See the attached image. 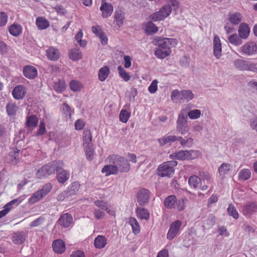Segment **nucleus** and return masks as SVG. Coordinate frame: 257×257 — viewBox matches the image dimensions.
I'll return each mask as SVG.
<instances>
[{
    "label": "nucleus",
    "mask_w": 257,
    "mask_h": 257,
    "mask_svg": "<svg viewBox=\"0 0 257 257\" xmlns=\"http://www.w3.org/2000/svg\"><path fill=\"white\" fill-rule=\"evenodd\" d=\"M101 172L105 174V176L111 175H117L118 172L115 164H110L105 165L101 170Z\"/></svg>",
    "instance_id": "393cba45"
},
{
    "label": "nucleus",
    "mask_w": 257,
    "mask_h": 257,
    "mask_svg": "<svg viewBox=\"0 0 257 257\" xmlns=\"http://www.w3.org/2000/svg\"><path fill=\"white\" fill-rule=\"evenodd\" d=\"M131 112L125 109H121L119 115V120L126 123L131 116Z\"/></svg>",
    "instance_id": "09e8293b"
},
{
    "label": "nucleus",
    "mask_w": 257,
    "mask_h": 257,
    "mask_svg": "<svg viewBox=\"0 0 257 257\" xmlns=\"http://www.w3.org/2000/svg\"><path fill=\"white\" fill-rule=\"evenodd\" d=\"M46 56L49 60L56 61L60 58V53L58 49L50 47L46 51Z\"/></svg>",
    "instance_id": "5701e85b"
},
{
    "label": "nucleus",
    "mask_w": 257,
    "mask_h": 257,
    "mask_svg": "<svg viewBox=\"0 0 257 257\" xmlns=\"http://www.w3.org/2000/svg\"><path fill=\"white\" fill-rule=\"evenodd\" d=\"M62 108L63 113L66 116H69L70 117L71 116V107L66 103H64L62 105Z\"/></svg>",
    "instance_id": "e2e57ef3"
},
{
    "label": "nucleus",
    "mask_w": 257,
    "mask_h": 257,
    "mask_svg": "<svg viewBox=\"0 0 257 257\" xmlns=\"http://www.w3.org/2000/svg\"><path fill=\"white\" fill-rule=\"evenodd\" d=\"M23 74L28 79H34L37 76L38 71L35 67L27 65L23 68Z\"/></svg>",
    "instance_id": "412c9836"
},
{
    "label": "nucleus",
    "mask_w": 257,
    "mask_h": 257,
    "mask_svg": "<svg viewBox=\"0 0 257 257\" xmlns=\"http://www.w3.org/2000/svg\"><path fill=\"white\" fill-rule=\"evenodd\" d=\"M201 179L195 175L190 176L188 180L190 186L194 189L198 188L201 185Z\"/></svg>",
    "instance_id": "c9c22d12"
},
{
    "label": "nucleus",
    "mask_w": 257,
    "mask_h": 257,
    "mask_svg": "<svg viewBox=\"0 0 257 257\" xmlns=\"http://www.w3.org/2000/svg\"><path fill=\"white\" fill-rule=\"evenodd\" d=\"M136 213L137 217L141 219L148 220L150 218V213L145 208L137 207L136 210Z\"/></svg>",
    "instance_id": "f704fd0d"
},
{
    "label": "nucleus",
    "mask_w": 257,
    "mask_h": 257,
    "mask_svg": "<svg viewBox=\"0 0 257 257\" xmlns=\"http://www.w3.org/2000/svg\"><path fill=\"white\" fill-rule=\"evenodd\" d=\"M227 212L230 216H232L235 219H237L239 217L238 213L236 209L231 204L229 205L227 208Z\"/></svg>",
    "instance_id": "5fc2aeb1"
},
{
    "label": "nucleus",
    "mask_w": 257,
    "mask_h": 257,
    "mask_svg": "<svg viewBox=\"0 0 257 257\" xmlns=\"http://www.w3.org/2000/svg\"><path fill=\"white\" fill-rule=\"evenodd\" d=\"M52 185L51 183H49L45 184L42 189L39 190L41 191V194L43 195L44 197L46 196L52 190Z\"/></svg>",
    "instance_id": "4d7b16f0"
},
{
    "label": "nucleus",
    "mask_w": 257,
    "mask_h": 257,
    "mask_svg": "<svg viewBox=\"0 0 257 257\" xmlns=\"http://www.w3.org/2000/svg\"><path fill=\"white\" fill-rule=\"evenodd\" d=\"M149 193V191L146 189H142L139 191L137 199L140 205L144 206L148 202Z\"/></svg>",
    "instance_id": "f3484780"
},
{
    "label": "nucleus",
    "mask_w": 257,
    "mask_h": 257,
    "mask_svg": "<svg viewBox=\"0 0 257 257\" xmlns=\"http://www.w3.org/2000/svg\"><path fill=\"white\" fill-rule=\"evenodd\" d=\"M82 141L83 147L91 145L92 135L90 130L86 129L83 131Z\"/></svg>",
    "instance_id": "2f4dec72"
},
{
    "label": "nucleus",
    "mask_w": 257,
    "mask_h": 257,
    "mask_svg": "<svg viewBox=\"0 0 257 257\" xmlns=\"http://www.w3.org/2000/svg\"><path fill=\"white\" fill-rule=\"evenodd\" d=\"M69 57L73 61H78L82 57V52L79 49H72L69 51Z\"/></svg>",
    "instance_id": "e433bc0d"
},
{
    "label": "nucleus",
    "mask_w": 257,
    "mask_h": 257,
    "mask_svg": "<svg viewBox=\"0 0 257 257\" xmlns=\"http://www.w3.org/2000/svg\"><path fill=\"white\" fill-rule=\"evenodd\" d=\"M44 197L41 194V191L38 190L35 192L33 195L28 199V202L31 204H33L39 201Z\"/></svg>",
    "instance_id": "c03bdc74"
},
{
    "label": "nucleus",
    "mask_w": 257,
    "mask_h": 257,
    "mask_svg": "<svg viewBox=\"0 0 257 257\" xmlns=\"http://www.w3.org/2000/svg\"><path fill=\"white\" fill-rule=\"evenodd\" d=\"M36 25L39 30H45L50 26L49 22L43 17H39L36 19Z\"/></svg>",
    "instance_id": "7c9ffc66"
},
{
    "label": "nucleus",
    "mask_w": 257,
    "mask_h": 257,
    "mask_svg": "<svg viewBox=\"0 0 257 257\" xmlns=\"http://www.w3.org/2000/svg\"><path fill=\"white\" fill-rule=\"evenodd\" d=\"M228 20L233 25L238 24L242 20V16L240 13H229L228 14Z\"/></svg>",
    "instance_id": "72a5a7b5"
},
{
    "label": "nucleus",
    "mask_w": 257,
    "mask_h": 257,
    "mask_svg": "<svg viewBox=\"0 0 257 257\" xmlns=\"http://www.w3.org/2000/svg\"><path fill=\"white\" fill-rule=\"evenodd\" d=\"M176 130L181 135H185L189 132V127L187 122V117L182 112L179 114L176 123Z\"/></svg>",
    "instance_id": "6e6552de"
},
{
    "label": "nucleus",
    "mask_w": 257,
    "mask_h": 257,
    "mask_svg": "<svg viewBox=\"0 0 257 257\" xmlns=\"http://www.w3.org/2000/svg\"><path fill=\"white\" fill-rule=\"evenodd\" d=\"M213 54L217 58L222 55L221 43L219 37L215 35L213 38Z\"/></svg>",
    "instance_id": "6ab92c4d"
},
{
    "label": "nucleus",
    "mask_w": 257,
    "mask_h": 257,
    "mask_svg": "<svg viewBox=\"0 0 257 257\" xmlns=\"http://www.w3.org/2000/svg\"><path fill=\"white\" fill-rule=\"evenodd\" d=\"M94 204L98 207L102 209H105L107 207V203L102 200H97L94 201Z\"/></svg>",
    "instance_id": "774afa93"
},
{
    "label": "nucleus",
    "mask_w": 257,
    "mask_h": 257,
    "mask_svg": "<svg viewBox=\"0 0 257 257\" xmlns=\"http://www.w3.org/2000/svg\"><path fill=\"white\" fill-rule=\"evenodd\" d=\"M58 224L64 228H68L73 223L72 215L68 213L62 214L58 220Z\"/></svg>",
    "instance_id": "ddd939ff"
},
{
    "label": "nucleus",
    "mask_w": 257,
    "mask_h": 257,
    "mask_svg": "<svg viewBox=\"0 0 257 257\" xmlns=\"http://www.w3.org/2000/svg\"><path fill=\"white\" fill-rule=\"evenodd\" d=\"M235 67L240 70L251 71L253 63L241 59H237L234 62Z\"/></svg>",
    "instance_id": "2eb2a0df"
},
{
    "label": "nucleus",
    "mask_w": 257,
    "mask_h": 257,
    "mask_svg": "<svg viewBox=\"0 0 257 257\" xmlns=\"http://www.w3.org/2000/svg\"><path fill=\"white\" fill-rule=\"evenodd\" d=\"M46 132V127H45V123L44 121V120L41 121L40 123L39 126V128L37 131V135L38 136H41L44 134Z\"/></svg>",
    "instance_id": "052dcab7"
},
{
    "label": "nucleus",
    "mask_w": 257,
    "mask_h": 257,
    "mask_svg": "<svg viewBox=\"0 0 257 257\" xmlns=\"http://www.w3.org/2000/svg\"><path fill=\"white\" fill-rule=\"evenodd\" d=\"M194 97V94L191 90H183L181 91L180 100H186L187 101L192 100Z\"/></svg>",
    "instance_id": "ea45409f"
},
{
    "label": "nucleus",
    "mask_w": 257,
    "mask_h": 257,
    "mask_svg": "<svg viewBox=\"0 0 257 257\" xmlns=\"http://www.w3.org/2000/svg\"><path fill=\"white\" fill-rule=\"evenodd\" d=\"M257 211V205L255 203H247L243 207L244 215H250Z\"/></svg>",
    "instance_id": "cd10ccee"
},
{
    "label": "nucleus",
    "mask_w": 257,
    "mask_h": 257,
    "mask_svg": "<svg viewBox=\"0 0 257 257\" xmlns=\"http://www.w3.org/2000/svg\"><path fill=\"white\" fill-rule=\"evenodd\" d=\"M64 166V163L61 160L54 161L42 166L36 173L38 179L48 177L55 173L56 170L61 169Z\"/></svg>",
    "instance_id": "f03ea898"
},
{
    "label": "nucleus",
    "mask_w": 257,
    "mask_h": 257,
    "mask_svg": "<svg viewBox=\"0 0 257 257\" xmlns=\"http://www.w3.org/2000/svg\"><path fill=\"white\" fill-rule=\"evenodd\" d=\"M92 31L98 37L103 33V31L101 29V27L97 25L95 26H92L91 28Z\"/></svg>",
    "instance_id": "338daca9"
},
{
    "label": "nucleus",
    "mask_w": 257,
    "mask_h": 257,
    "mask_svg": "<svg viewBox=\"0 0 257 257\" xmlns=\"http://www.w3.org/2000/svg\"><path fill=\"white\" fill-rule=\"evenodd\" d=\"M158 81L154 80L152 81L150 85L148 87V90L151 93H155L158 89Z\"/></svg>",
    "instance_id": "680f3d73"
},
{
    "label": "nucleus",
    "mask_w": 257,
    "mask_h": 257,
    "mask_svg": "<svg viewBox=\"0 0 257 257\" xmlns=\"http://www.w3.org/2000/svg\"><path fill=\"white\" fill-rule=\"evenodd\" d=\"M171 6L169 5H165L158 12L153 13L150 16V18L155 22L162 21L167 18L171 14Z\"/></svg>",
    "instance_id": "0eeeda50"
},
{
    "label": "nucleus",
    "mask_w": 257,
    "mask_h": 257,
    "mask_svg": "<svg viewBox=\"0 0 257 257\" xmlns=\"http://www.w3.org/2000/svg\"><path fill=\"white\" fill-rule=\"evenodd\" d=\"M199 156L197 151H180L169 155L170 159H176L180 160H193Z\"/></svg>",
    "instance_id": "423d86ee"
},
{
    "label": "nucleus",
    "mask_w": 257,
    "mask_h": 257,
    "mask_svg": "<svg viewBox=\"0 0 257 257\" xmlns=\"http://www.w3.org/2000/svg\"><path fill=\"white\" fill-rule=\"evenodd\" d=\"M22 199L19 198L12 200L6 204L4 207V209L0 211V218L6 216L9 213L10 210L12 208V206L13 205L16 203H17V205H19L22 202Z\"/></svg>",
    "instance_id": "a211bd4d"
},
{
    "label": "nucleus",
    "mask_w": 257,
    "mask_h": 257,
    "mask_svg": "<svg viewBox=\"0 0 257 257\" xmlns=\"http://www.w3.org/2000/svg\"><path fill=\"white\" fill-rule=\"evenodd\" d=\"M232 169V166L228 163H223L218 169V172L220 176H224Z\"/></svg>",
    "instance_id": "a19ab883"
},
{
    "label": "nucleus",
    "mask_w": 257,
    "mask_h": 257,
    "mask_svg": "<svg viewBox=\"0 0 257 257\" xmlns=\"http://www.w3.org/2000/svg\"><path fill=\"white\" fill-rule=\"evenodd\" d=\"M158 31V28L155 24L151 22L146 24L145 32L147 35L156 33Z\"/></svg>",
    "instance_id": "37998d69"
},
{
    "label": "nucleus",
    "mask_w": 257,
    "mask_h": 257,
    "mask_svg": "<svg viewBox=\"0 0 257 257\" xmlns=\"http://www.w3.org/2000/svg\"><path fill=\"white\" fill-rule=\"evenodd\" d=\"M27 233L25 231H17L14 232L12 236L13 242L16 244H22L27 238Z\"/></svg>",
    "instance_id": "dca6fc26"
},
{
    "label": "nucleus",
    "mask_w": 257,
    "mask_h": 257,
    "mask_svg": "<svg viewBox=\"0 0 257 257\" xmlns=\"http://www.w3.org/2000/svg\"><path fill=\"white\" fill-rule=\"evenodd\" d=\"M26 93V88L23 85L16 86L12 91V95L17 100L23 99L25 97Z\"/></svg>",
    "instance_id": "f8f14e48"
},
{
    "label": "nucleus",
    "mask_w": 257,
    "mask_h": 257,
    "mask_svg": "<svg viewBox=\"0 0 257 257\" xmlns=\"http://www.w3.org/2000/svg\"><path fill=\"white\" fill-rule=\"evenodd\" d=\"M176 202V196L175 195H172L166 197L164 200V204L165 207L168 209H174Z\"/></svg>",
    "instance_id": "473e14b6"
},
{
    "label": "nucleus",
    "mask_w": 257,
    "mask_h": 257,
    "mask_svg": "<svg viewBox=\"0 0 257 257\" xmlns=\"http://www.w3.org/2000/svg\"><path fill=\"white\" fill-rule=\"evenodd\" d=\"M129 223L132 226L133 232L135 234H138L140 232V226L136 218L133 217L130 218Z\"/></svg>",
    "instance_id": "79ce46f5"
},
{
    "label": "nucleus",
    "mask_w": 257,
    "mask_h": 257,
    "mask_svg": "<svg viewBox=\"0 0 257 257\" xmlns=\"http://www.w3.org/2000/svg\"><path fill=\"white\" fill-rule=\"evenodd\" d=\"M228 42L234 46H238L242 44L241 39L236 34H233L228 38Z\"/></svg>",
    "instance_id": "49530a36"
},
{
    "label": "nucleus",
    "mask_w": 257,
    "mask_h": 257,
    "mask_svg": "<svg viewBox=\"0 0 257 257\" xmlns=\"http://www.w3.org/2000/svg\"><path fill=\"white\" fill-rule=\"evenodd\" d=\"M178 141L180 145L183 147H190L193 144V139L189 137L187 139H184L182 137H177L174 135H166L162 138L158 139V141L160 146L165 145L171 146L172 143Z\"/></svg>",
    "instance_id": "7ed1b4c3"
},
{
    "label": "nucleus",
    "mask_w": 257,
    "mask_h": 257,
    "mask_svg": "<svg viewBox=\"0 0 257 257\" xmlns=\"http://www.w3.org/2000/svg\"><path fill=\"white\" fill-rule=\"evenodd\" d=\"M84 148L87 159L88 160L91 161L93 159L94 154V151L92 147V145L84 147Z\"/></svg>",
    "instance_id": "6e6d98bb"
},
{
    "label": "nucleus",
    "mask_w": 257,
    "mask_h": 257,
    "mask_svg": "<svg viewBox=\"0 0 257 257\" xmlns=\"http://www.w3.org/2000/svg\"><path fill=\"white\" fill-rule=\"evenodd\" d=\"M156 42L158 48L156 49L154 54L158 58L163 59L171 54V47L175 46L178 40L174 38H159Z\"/></svg>",
    "instance_id": "f257e3e1"
},
{
    "label": "nucleus",
    "mask_w": 257,
    "mask_h": 257,
    "mask_svg": "<svg viewBox=\"0 0 257 257\" xmlns=\"http://www.w3.org/2000/svg\"><path fill=\"white\" fill-rule=\"evenodd\" d=\"M23 28L21 25L14 23L9 27V32L11 35L15 37H18L22 34Z\"/></svg>",
    "instance_id": "a878e982"
},
{
    "label": "nucleus",
    "mask_w": 257,
    "mask_h": 257,
    "mask_svg": "<svg viewBox=\"0 0 257 257\" xmlns=\"http://www.w3.org/2000/svg\"><path fill=\"white\" fill-rule=\"evenodd\" d=\"M107 241V239L104 236L99 235L94 239V245L96 248L101 249L106 246Z\"/></svg>",
    "instance_id": "c85d7f7f"
},
{
    "label": "nucleus",
    "mask_w": 257,
    "mask_h": 257,
    "mask_svg": "<svg viewBox=\"0 0 257 257\" xmlns=\"http://www.w3.org/2000/svg\"><path fill=\"white\" fill-rule=\"evenodd\" d=\"M53 249L58 254L63 253L66 249L65 242L61 239H56L52 243Z\"/></svg>",
    "instance_id": "4be33fe9"
},
{
    "label": "nucleus",
    "mask_w": 257,
    "mask_h": 257,
    "mask_svg": "<svg viewBox=\"0 0 257 257\" xmlns=\"http://www.w3.org/2000/svg\"><path fill=\"white\" fill-rule=\"evenodd\" d=\"M181 226L182 222L179 220L172 222L167 234V238L169 240L174 238L178 234Z\"/></svg>",
    "instance_id": "1a4fd4ad"
},
{
    "label": "nucleus",
    "mask_w": 257,
    "mask_h": 257,
    "mask_svg": "<svg viewBox=\"0 0 257 257\" xmlns=\"http://www.w3.org/2000/svg\"><path fill=\"white\" fill-rule=\"evenodd\" d=\"M8 20L7 14L5 12H0V27L6 25Z\"/></svg>",
    "instance_id": "bf43d9fd"
},
{
    "label": "nucleus",
    "mask_w": 257,
    "mask_h": 257,
    "mask_svg": "<svg viewBox=\"0 0 257 257\" xmlns=\"http://www.w3.org/2000/svg\"><path fill=\"white\" fill-rule=\"evenodd\" d=\"M188 200L186 198H183L177 200L176 202L175 206V209L179 211H182L184 210L186 207V204L187 203Z\"/></svg>",
    "instance_id": "58836bf2"
},
{
    "label": "nucleus",
    "mask_w": 257,
    "mask_h": 257,
    "mask_svg": "<svg viewBox=\"0 0 257 257\" xmlns=\"http://www.w3.org/2000/svg\"><path fill=\"white\" fill-rule=\"evenodd\" d=\"M39 119L36 115L27 116L25 122V126L28 128H35L38 125Z\"/></svg>",
    "instance_id": "bb28decb"
},
{
    "label": "nucleus",
    "mask_w": 257,
    "mask_h": 257,
    "mask_svg": "<svg viewBox=\"0 0 257 257\" xmlns=\"http://www.w3.org/2000/svg\"><path fill=\"white\" fill-rule=\"evenodd\" d=\"M100 10L102 13V18H107L112 14L113 7L111 4L106 3L105 0H101Z\"/></svg>",
    "instance_id": "9b49d317"
},
{
    "label": "nucleus",
    "mask_w": 257,
    "mask_h": 257,
    "mask_svg": "<svg viewBox=\"0 0 257 257\" xmlns=\"http://www.w3.org/2000/svg\"><path fill=\"white\" fill-rule=\"evenodd\" d=\"M119 76L125 82L128 81L131 79V76L121 66L117 68Z\"/></svg>",
    "instance_id": "de8ad7c7"
},
{
    "label": "nucleus",
    "mask_w": 257,
    "mask_h": 257,
    "mask_svg": "<svg viewBox=\"0 0 257 257\" xmlns=\"http://www.w3.org/2000/svg\"><path fill=\"white\" fill-rule=\"evenodd\" d=\"M18 109V107L16 103L9 102L6 105V111L9 116L16 115Z\"/></svg>",
    "instance_id": "4c0bfd02"
},
{
    "label": "nucleus",
    "mask_w": 257,
    "mask_h": 257,
    "mask_svg": "<svg viewBox=\"0 0 257 257\" xmlns=\"http://www.w3.org/2000/svg\"><path fill=\"white\" fill-rule=\"evenodd\" d=\"M65 88L66 84L64 80H59L54 84V89L57 92H62Z\"/></svg>",
    "instance_id": "603ef678"
},
{
    "label": "nucleus",
    "mask_w": 257,
    "mask_h": 257,
    "mask_svg": "<svg viewBox=\"0 0 257 257\" xmlns=\"http://www.w3.org/2000/svg\"><path fill=\"white\" fill-rule=\"evenodd\" d=\"M177 164L178 163L176 161H170L164 162L158 167V175L162 177H171L174 174V167H176Z\"/></svg>",
    "instance_id": "39448f33"
},
{
    "label": "nucleus",
    "mask_w": 257,
    "mask_h": 257,
    "mask_svg": "<svg viewBox=\"0 0 257 257\" xmlns=\"http://www.w3.org/2000/svg\"><path fill=\"white\" fill-rule=\"evenodd\" d=\"M238 176L240 180H247L251 176L250 171L248 169H242L239 173Z\"/></svg>",
    "instance_id": "8fccbe9b"
},
{
    "label": "nucleus",
    "mask_w": 257,
    "mask_h": 257,
    "mask_svg": "<svg viewBox=\"0 0 257 257\" xmlns=\"http://www.w3.org/2000/svg\"><path fill=\"white\" fill-rule=\"evenodd\" d=\"M83 36L82 30L80 29L75 36L74 39L81 47H85L87 45V42L85 40H82Z\"/></svg>",
    "instance_id": "a18cd8bd"
},
{
    "label": "nucleus",
    "mask_w": 257,
    "mask_h": 257,
    "mask_svg": "<svg viewBox=\"0 0 257 257\" xmlns=\"http://www.w3.org/2000/svg\"><path fill=\"white\" fill-rule=\"evenodd\" d=\"M56 171L57 172L56 178L59 183L63 184L69 179L70 177L69 171L62 168L59 170H56Z\"/></svg>",
    "instance_id": "b1692460"
},
{
    "label": "nucleus",
    "mask_w": 257,
    "mask_h": 257,
    "mask_svg": "<svg viewBox=\"0 0 257 257\" xmlns=\"http://www.w3.org/2000/svg\"><path fill=\"white\" fill-rule=\"evenodd\" d=\"M247 86L249 90L257 92V81L254 80H251L248 83Z\"/></svg>",
    "instance_id": "69168bd1"
},
{
    "label": "nucleus",
    "mask_w": 257,
    "mask_h": 257,
    "mask_svg": "<svg viewBox=\"0 0 257 257\" xmlns=\"http://www.w3.org/2000/svg\"><path fill=\"white\" fill-rule=\"evenodd\" d=\"M80 184L78 182H75L71 184L70 187L68 188L69 195H75L79 190Z\"/></svg>",
    "instance_id": "3c124183"
},
{
    "label": "nucleus",
    "mask_w": 257,
    "mask_h": 257,
    "mask_svg": "<svg viewBox=\"0 0 257 257\" xmlns=\"http://www.w3.org/2000/svg\"><path fill=\"white\" fill-rule=\"evenodd\" d=\"M125 13L122 9L117 8L114 14V22L119 28L123 24Z\"/></svg>",
    "instance_id": "4468645a"
},
{
    "label": "nucleus",
    "mask_w": 257,
    "mask_h": 257,
    "mask_svg": "<svg viewBox=\"0 0 257 257\" xmlns=\"http://www.w3.org/2000/svg\"><path fill=\"white\" fill-rule=\"evenodd\" d=\"M250 32V28L248 24L244 23L240 24L238 33L241 39H246L249 36Z\"/></svg>",
    "instance_id": "aec40b11"
},
{
    "label": "nucleus",
    "mask_w": 257,
    "mask_h": 257,
    "mask_svg": "<svg viewBox=\"0 0 257 257\" xmlns=\"http://www.w3.org/2000/svg\"><path fill=\"white\" fill-rule=\"evenodd\" d=\"M105 162L109 164H115L118 172L127 173L130 171L131 166L128 160L125 157L116 154L109 155Z\"/></svg>",
    "instance_id": "20e7f679"
},
{
    "label": "nucleus",
    "mask_w": 257,
    "mask_h": 257,
    "mask_svg": "<svg viewBox=\"0 0 257 257\" xmlns=\"http://www.w3.org/2000/svg\"><path fill=\"white\" fill-rule=\"evenodd\" d=\"M69 85L70 89L73 91H79L82 87L81 83L79 81L75 80L71 81Z\"/></svg>",
    "instance_id": "864d4df0"
},
{
    "label": "nucleus",
    "mask_w": 257,
    "mask_h": 257,
    "mask_svg": "<svg viewBox=\"0 0 257 257\" xmlns=\"http://www.w3.org/2000/svg\"><path fill=\"white\" fill-rule=\"evenodd\" d=\"M110 73V68L108 66H104L101 67L98 72V79L101 81H104Z\"/></svg>",
    "instance_id": "c756f323"
},
{
    "label": "nucleus",
    "mask_w": 257,
    "mask_h": 257,
    "mask_svg": "<svg viewBox=\"0 0 257 257\" xmlns=\"http://www.w3.org/2000/svg\"><path fill=\"white\" fill-rule=\"evenodd\" d=\"M85 123L82 119H78L75 122V128L76 130H82L83 129Z\"/></svg>",
    "instance_id": "0e129e2a"
},
{
    "label": "nucleus",
    "mask_w": 257,
    "mask_h": 257,
    "mask_svg": "<svg viewBox=\"0 0 257 257\" xmlns=\"http://www.w3.org/2000/svg\"><path fill=\"white\" fill-rule=\"evenodd\" d=\"M201 115V111L199 109H194L188 112V116L192 119H197Z\"/></svg>",
    "instance_id": "13d9d810"
},
{
    "label": "nucleus",
    "mask_w": 257,
    "mask_h": 257,
    "mask_svg": "<svg viewBox=\"0 0 257 257\" xmlns=\"http://www.w3.org/2000/svg\"><path fill=\"white\" fill-rule=\"evenodd\" d=\"M257 52V44L254 42H248L241 48V52L248 56L252 55Z\"/></svg>",
    "instance_id": "9d476101"
}]
</instances>
